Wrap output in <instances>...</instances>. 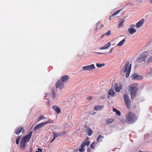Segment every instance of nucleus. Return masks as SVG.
<instances>
[{
	"label": "nucleus",
	"mask_w": 152,
	"mask_h": 152,
	"mask_svg": "<svg viewBox=\"0 0 152 152\" xmlns=\"http://www.w3.org/2000/svg\"><path fill=\"white\" fill-rule=\"evenodd\" d=\"M138 83H135L130 85L128 87L130 91L132 99H134L136 96L138 90Z\"/></svg>",
	"instance_id": "1"
},
{
	"label": "nucleus",
	"mask_w": 152,
	"mask_h": 152,
	"mask_svg": "<svg viewBox=\"0 0 152 152\" xmlns=\"http://www.w3.org/2000/svg\"><path fill=\"white\" fill-rule=\"evenodd\" d=\"M137 120L136 116L132 113H128L126 116V122L128 124H133Z\"/></svg>",
	"instance_id": "2"
},
{
	"label": "nucleus",
	"mask_w": 152,
	"mask_h": 152,
	"mask_svg": "<svg viewBox=\"0 0 152 152\" xmlns=\"http://www.w3.org/2000/svg\"><path fill=\"white\" fill-rule=\"evenodd\" d=\"M32 132L29 133L28 134L23 137L21 140L20 147L24 149L25 147V143L28 142L32 135Z\"/></svg>",
	"instance_id": "3"
},
{
	"label": "nucleus",
	"mask_w": 152,
	"mask_h": 152,
	"mask_svg": "<svg viewBox=\"0 0 152 152\" xmlns=\"http://www.w3.org/2000/svg\"><path fill=\"white\" fill-rule=\"evenodd\" d=\"M131 64H129L128 61H127L123 67L122 71L126 73V77L128 78L131 69Z\"/></svg>",
	"instance_id": "4"
},
{
	"label": "nucleus",
	"mask_w": 152,
	"mask_h": 152,
	"mask_svg": "<svg viewBox=\"0 0 152 152\" xmlns=\"http://www.w3.org/2000/svg\"><path fill=\"white\" fill-rule=\"evenodd\" d=\"M148 54V52L147 51L141 53L137 58V61L140 62L144 61L147 58Z\"/></svg>",
	"instance_id": "5"
},
{
	"label": "nucleus",
	"mask_w": 152,
	"mask_h": 152,
	"mask_svg": "<svg viewBox=\"0 0 152 152\" xmlns=\"http://www.w3.org/2000/svg\"><path fill=\"white\" fill-rule=\"evenodd\" d=\"M95 69V66L94 64H91L90 65H87L82 67V69L80 71L83 72L85 71H91Z\"/></svg>",
	"instance_id": "6"
},
{
	"label": "nucleus",
	"mask_w": 152,
	"mask_h": 152,
	"mask_svg": "<svg viewBox=\"0 0 152 152\" xmlns=\"http://www.w3.org/2000/svg\"><path fill=\"white\" fill-rule=\"evenodd\" d=\"M135 25L134 24H131L129 26L128 32L131 34H133L136 32L137 30L134 28Z\"/></svg>",
	"instance_id": "7"
},
{
	"label": "nucleus",
	"mask_w": 152,
	"mask_h": 152,
	"mask_svg": "<svg viewBox=\"0 0 152 152\" xmlns=\"http://www.w3.org/2000/svg\"><path fill=\"white\" fill-rule=\"evenodd\" d=\"M132 79L134 80H140L143 78L142 76L139 75L137 73H134L131 76Z\"/></svg>",
	"instance_id": "8"
},
{
	"label": "nucleus",
	"mask_w": 152,
	"mask_h": 152,
	"mask_svg": "<svg viewBox=\"0 0 152 152\" xmlns=\"http://www.w3.org/2000/svg\"><path fill=\"white\" fill-rule=\"evenodd\" d=\"M114 88L115 89V91L118 92H120V90L122 89L123 88V85L120 84V86H118L117 84L115 83L114 84Z\"/></svg>",
	"instance_id": "9"
},
{
	"label": "nucleus",
	"mask_w": 152,
	"mask_h": 152,
	"mask_svg": "<svg viewBox=\"0 0 152 152\" xmlns=\"http://www.w3.org/2000/svg\"><path fill=\"white\" fill-rule=\"evenodd\" d=\"M111 44L110 42H107L104 46L99 48V49L101 50H104L108 49L111 46Z\"/></svg>",
	"instance_id": "10"
},
{
	"label": "nucleus",
	"mask_w": 152,
	"mask_h": 152,
	"mask_svg": "<svg viewBox=\"0 0 152 152\" xmlns=\"http://www.w3.org/2000/svg\"><path fill=\"white\" fill-rule=\"evenodd\" d=\"M64 84L61 80H58L56 84V87L60 89H62L64 87Z\"/></svg>",
	"instance_id": "11"
},
{
	"label": "nucleus",
	"mask_w": 152,
	"mask_h": 152,
	"mask_svg": "<svg viewBox=\"0 0 152 152\" xmlns=\"http://www.w3.org/2000/svg\"><path fill=\"white\" fill-rule=\"evenodd\" d=\"M144 22V19H142L136 24V26L137 28H140L143 25Z\"/></svg>",
	"instance_id": "12"
},
{
	"label": "nucleus",
	"mask_w": 152,
	"mask_h": 152,
	"mask_svg": "<svg viewBox=\"0 0 152 152\" xmlns=\"http://www.w3.org/2000/svg\"><path fill=\"white\" fill-rule=\"evenodd\" d=\"M24 131L23 128V127H19L17 128L15 130V133L16 134H19L21 132H23Z\"/></svg>",
	"instance_id": "13"
},
{
	"label": "nucleus",
	"mask_w": 152,
	"mask_h": 152,
	"mask_svg": "<svg viewBox=\"0 0 152 152\" xmlns=\"http://www.w3.org/2000/svg\"><path fill=\"white\" fill-rule=\"evenodd\" d=\"M45 124L44 123H40L37 125H36L34 128V130H37V129H40L42 126H45Z\"/></svg>",
	"instance_id": "14"
},
{
	"label": "nucleus",
	"mask_w": 152,
	"mask_h": 152,
	"mask_svg": "<svg viewBox=\"0 0 152 152\" xmlns=\"http://www.w3.org/2000/svg\"><path fill=\"white\" fill-rule=\"evenodd\" d=\"M53 133L54 134V137L53 138V140L51 141V142H52L53 140H54L56 137H58V136H61V134L60 132L57 133L55 132H53Z\"/></svg>",
	"instance_id": "15"
},
{
	"label": "nucleus",
	"mask_w": 152,
	"mask_h": 152,
	"mask_svg": "<svg viewBox=\"0 0 152 152\" xmlns=\"http://www.w3.org/2000/svg\"><path fill=\"white\" fill-rule=\"evenodd\" d=\"M104 108L103 106L97 105L95 106L94 108V110L96 111L101 110Z\"/></svg>",
	"instance_id": "16"
},
{
	"label": "nucleus",
	"mask_w": 152,
	"mask_h": 152,
	"mask_svg": "<svg viewBox=\"0 0 152 152\" xmlns=\"http://www.w3.org/2000/svg\"><path fill=\"white\" fill-rule=\"evenodd\" d=\"M108 94L113 97H114L115 96V92L112 89H110L108 93Z\"/></svg>",
	"instance_id": "17"
},
{
	"label": "nucleus",
	"mask_w": 152,
	"mask_h": 152,
	"mask_svg": "<svg viewBox=\"0 0 152 152\" xmlns=\"http://www.w3.org/2000/svg\"><path fill=\"white\" fill-rule=\"evenodd\" d=\"M69 77L67 75H64L61 78V80L64 82H66L69 79Z\"/></svg>",
	"instance_id": "18"
},
{
	"label": "nucleus",
	"mask_w": 152,
	"mask_h": 152,
	"mask_svg": "<svg viewBox=\"0 0 152 152\" xmlns=\"http://www.w3.org/2000/svg\"><path fill=\"white\" fill-rule=\"evenodd\" d=\"M53 109L57 113H60L61 111L59 108L55 106H52Z\"/></svg>",
	"instance_id": "19"
},
{
	"label": "nucleus",
	"mask_w": 152,
	"mask_h": 152,
	"mask_svg": "<svg viewBox=\"0 0 152 152\" xmlns=\"http://www.w3.org/2000/svg\"><path fill=\"white\" fill-rule=\"evenodd\" d=\"M125 102L126 104V105L128 109H129L131 107V101L130 100H129L127 101H125Z\"/></svg>",
	"instance_id": "20"
},
{
	"label": "nucleus",
	"mask_w": 152,
	"mask_h": 152,
	"mask_svg": "<svg viewBox=\"0 0 152 152\" xmlns=\"http://www.w3.org/2000/svg\"><path fill=\"white\" fill-rule=\"evenodd\" d=\"M114 121V119L113 118H108L106 120V123L108 124H110Z\"/></svg>",
	"instance_id": "21"
},
{
	"label": "nucleus",
	"mask_w": 152,
	"mask_h": 152,
	"mask_svg": "<svg viewBox=\"0 0 152 152\" xmlns=\"http://www.w3.org/2000/svg\"><path fill=\"white\" fill-rule=\"evenodd\" d=\"M126 41L125 39H123L121 41H120L116 45L117 46H121Z\"/></svg>",
	"instance_id": "22"
},
{
	"label": "nucleus",
	"mask_w": 152,
	"mask_h": 152,
	"mask_svg": "<svg viewBox=\"0 0 152 152\" xmlns=\"http://www.w3.org/2000/svg\"><path fill=\"white\" fill-rule=\"evenodd\" d=\"M104 138V137L102 135H100L99 136L96 140L97 142H100L102 141V140Z\"/></svg>",
	"instance_id": "23"
},
{
	"label": "nucleus",
	"mask_w": 152,
	"mask_h": 152,
	"mask_svg": "<svg viewBox=\"0 0 152 152\" xmlns=\"http://www.w3.org/2000/svg\"><path fill=\"white\" fill-rule=\"evenodd\" d=\"M113 112H115L116 114L119 116L121 114L120 111L115 108L113 109Z\"/></svg>",
	"instance_id": "24"
},
{
	"label": "nucleus",
	"mask_w": 152,
	"mask_h": 152,
	"mask_svg": "<svg viewBox=\"0 0 152 152\" xmlns=\"http://www.w3.org/2000/svg\"><path fill=\"white\" fill-rule=\"evenodd\" d=\"M124 101L130 100V99L128 95L126 94H125L124 96Z\"/></svg>",
	"instance_id": "25"
},
{
	"label": "nucleus",
	"mask_w": 152,
	"mask_h": 152,
	"mask_svg": "<svg viewBox=\"0 0 152 152\" xmlns=\"http://www.w3.org/2000/svg\"><path fill=\"white\" fill-rule=\"evenodd\" d=\"M96 66L98 68H100L104 66H105L104 64H99V63H96Z\"/></svg>",
	"instance_id": "26"
},
{
	"label": "nucleus",
	"mask_w": 152,
	"mask_h": 152,
	"mask_svg": "<svg viewBox=\"0 0 152 152\" xmlns=\"http://www.w3.org/2000/svg\"><path fill=\"white\" fill-rule=\"evenodd\" d=\"M44 119H46V118L43 116L41 115L38 118L37 121H39L42 120Z\"/></svg>",
	"instance_id": "27"
},
{
	"label": "nucleus",
	"mask_w": 152,
	"mask_h": 152,
	"mask_svg": "<svg viewBox=\"0 0 152 152\" xmlns=\"http://www.w3.org/2000/svg\"><path fill=\"white\" fill-rule=\"evenodd\" d=\"M93 131L91 130L90 129L88 128V135L89 136L91 135L92 134Z\"/></svg>",
	"instance_id": "28"
},
{
	"label": "nucleus",
	"mask_w": 152,
	"mask_h": 152,
	"mask_svg": "<svg viewBox=\"0 0 152 152\" xmlns=\"http://www.w3.org/2000/svg\"><path fill=\"white\" fill-rule=\"evenodd\" d=\"M121 10H119L116 12H114L113 14L111 16H114L116 15H117L121 11Z\"/></svg>",
	"instance_id": "29"
},
{
	"label": "nucleus",
	"mask_w": 152,
	"mask_h": 152,
	"mask_svg": "<svg viewBox=\"0 0 152 152\" xmlns=\"http://www.w3.org/2000/svg\"><path fill=\"white\" fill-rule=\"evenodd\" d=\"M124 21L121 22L118 25V28H120L122 27L124 25Z\"/></svg>",
	"instance_id": "30"
},
{
	"label": "nucleus",
	"mask_w": 152,
	"mask_h": 152,
	"mask_svg": "<svg viewBox=\"0 0 152 152\" xmlns=\"http://www.w3.org/2000/svg\"><path fill=\"white\" fill-rule=\"evenodd\" d=\"M85 145L87 146H88L90 143V142L89 141H88V140L86 139L85 140V141L83 142Z\"/></svg>",
	"instance_id": "31"
},
{
	"label": "nucleus",
	"mask_w": 152,
	"mask_h": 152,
	"mask_svg": "<svg viewBox=\"0 0 152 152\" xmlns=\"http://www.w3.org/2000/svg\"><path fill=\"white\" fill-rule=\"evenodd\" d=\"M53 123V120H49L48 121L44 122V123L45 124V125L49 123Z\"/></svg>",
	"instance_id": "32"
},
{
	"label": "nucleus",
	"mask_w": 152,
	"mask_h": 152,
	"mask_svg": "<svg viewBox=\"0 0 152 152\" xmlns=\"http://www.w3.org/2000/svg\"><path fill=\"white\" fill-rule=\"evenodd\" d=\"M111 31L110 30H109L107 32H106L104 35L109 36L111 35Z\"/></svg>",
	"instance_id": "33"
},
{
	"label": "nucleus",
	"mask_w": 152,
	"mask_h": 152,
	"mask_svg": "<svg viewBox=\"0 0 152 152\" xmlns=\"http://www.w3.org/2000/svg\"><path fill=\"white\" fill-rule=\"evenodd\" d=\"M152 61V56L149 58L148 59V62L149 63Z\"/></svg>",
	"instance_id": "34"
},
{
	"label": "nucleus",
	"mask_w": 152,
	"mask_h": 152,
	"mask_svg": "<svg viewBox=\"0 0 152 152\" xmlns=\"http://www.w3.org/2000/svg\"><path fill=\"white\" fill-rule=\"evenodd\" d=\"M20 137H19L17 139L16 141V143L17 144H18L19 143V141L20 139Z\"/></svg>",
	"instance_id": "35"
},
{
	"label": "nucleus",
	"mask_w": 152,
	"mask_h": 152,
	"mask_svg": "<svg viewBox=\"0 0 152 152\" xmlns=\"http://www.w3.org/2000/svg\"><path fill=\"white\" fill-rule=\"evenodd\" d=\"M86 145L83 142L81 145V147L82 148H84L85 146Z\"/></svg>",
	"instance_id": "36"
},
{
	"label": "nucleus",
	"mask_w": 152,
	"mask_h": 152,
	"mask_svg": "<svg viewBox=\"0 0 152 152\" xmlns=\"http://www.w3.org/2000/svg\"><path fill=\"white\" fill-rule=\"evenodd\" d=\"M56 94L54 92H53L52 93V97L53 98H55L56 97Z\"/></svg>",
	"instance_id": "37"
},
{
	"label": "nucleus",
	"mask_w": 152,
	"mask_h": 152,
	"mask_svg": "<svg viewBox=\"0 0 152 152\" xmlns=\"http://www.w3.org/2000/svg\"><path fill=\"white\" fill-rule=\"evenodd\" d=\"M94 143H95V142H94L90 145V147L91 148H92V149L94 148Z\"/></svg>",
	"instance_id": "38"
},
{
	"label": "nucleus",
	"mask_w": 152,
	"mask_h": 152,
	"mask_svg": "<svg viewBox=\"0 0 152 152\" xmlns=\"http://www.w3.org/2000/svg\"><path fill=\"white\" fill-rule=\"evenodd\" d=\"M67 133V132L65 131H64L62 132H60L61 134V136Z\"/></svg>",
	"instance_id": "39"
},
{
	"label": "nucleus",
	"mask_w": 152,
	"mask_h": 152,
	"mask_svg": "<svg viewBox=\"0 0 152 152\" xmlns=\"http://www.w3.org/2000/svg\"><path fill=\"white\" fill-rule=\"evenodd\" d=\"M79 150L80 152H84L85 151V149L81 148L79 149Z\"/></svg>",
	"instance_id": "40"
},
{
	"label": "nucleus",
	"mask_w": 152,
	"mask_h": 152,
	"mask_svg": "<svg viewBox=\"0 0 152 152\" xmlns=\"http://www.w3.org/2000/svg\"><path fill=\"white\" fill-rule=\"evenodd\" d=\"M42 149L39 148H38L37 151H36L35 152H42Z\"/></svg>",
	"instance_id": "41"
},
{
	"label": "nucleus",
	"mask_w": 152,
	"mask_h": 152,
	"mask_svg": "<svg viewBox=\"0 0 152 152\" xmlns=\"http://www.w3.org/2000/svg\"><path fill=\"white\" fill-rule=\"evenodd\" d=\"M113 48H111L110 49V51L108 52V53H111L113 52Z\"/></svg>",
	"instance_id": "42"
},
{
	"label": "nucleus",
	"mask_w": 152,
	"mask_h": 152,
	"mask_svg": "<svg viewBox=\"0 0 152 152\" xmlns=\"http://www.w3.org/2000/svg\"><path fill=\"white\" fill-rule=\"evenodd\" d=\"M92 99V97L91 96H89L88 98V100H90Z\"/></svg>",
	"instance_id": "43"
},
{
	"label": "nucleus",
	"mask_w": 152,
	"mask_h": 152,
	"mask_svg": "<svg viewBox=\"0 0 152 152\" xmlns=\"http://www.w3.org/2000/svg\"><path fill=\"white\" fill-rule=\"evenodd\" d=\"M95 113H95V112H94V113H93V114H92V115H94V114H95Z\"/></svg>",
	"instance_id": "44"
},
{
	"label": "nucleus",
	"mask_w": 152,
	"mask_h": 152,
	"mask_svg": "<svg viewBox=\"0 0 152 152\" xmlns=\"http://www.w3.org/2000/svg\"><path fill=\"white\" fill-rule=\"evenodd\" d=\"M104 35V34L102 35V36H101V37H103V36Z\"/></svg>",
	"instance_id": "45"
},
{
	"label": "nucleus",
	"mask_w": 152,
	"mask_h": 152,
	"mask_svg": "<svg viewBox=\"0 0 152 152\" xmlns=\"http://www.w3.org/2000/svg\"><path fill=\"white\" fill-rule=\"evenodd\" d=\"M151 2L152 3V0H150Z\"/></svg>",
	"instance_id": "46"
},
{
	"label": "nucleus",
	"mask_w": 152,
	"mask_h": 152,
	"mask_svg": "<svg viewBox=\"0 0 152 152\" xmlns=\"http://www.w3.org/2000/svg\"><path fill=\"white\" fill-rule=\"evenodd\" d=\"M111 16H110V20H111Z\"/></svg>",
	"instance_id": "47"
},
{
	"label": "nucleus",
	"mask_w": 152,
	"mask_h": 152,
	"mask_svg": "<svg viewBox=\"0 0 152 152\" xmlns=\"http://www.w3.org/2000/svg\"><path fill=\"white\" fill-rule=\"evenodd\" d=\"M151 73V72H149L148 73V74H149L150 75V73Z\"/></svg>",
	"instance_id": "48"
},
{
	"label": "nucleus",
	"mask_w": 152,
	"mask_h": 152,
	"mask_svg": "<svg viewBox=\"0 0 152 152\" xmlns=\"http://www.w3.org/2000/svg\"><path fill=\"white\" fill-rule=\"evenodd\" d=\"M97 54H100V53H97Z\"/></svg>",
	"instance_id": "49"
},
{
	"label": "nucleus",
	"mask_w": 152,
	"mask_h": 152,
	"mask_svg": "<svg viewBox=\"0 0 152 152\" xmlns=\"http://www.w3.org/2000/svg\"><path fill=\"white\" fill-rule=\"evenodd\" d=\"M103 26V25H102L101 26V27H102Z\"/></svg>",
	"instance_id": "50"
}]
</instances>
